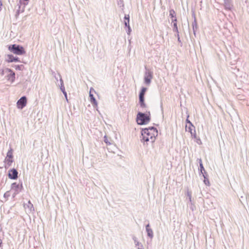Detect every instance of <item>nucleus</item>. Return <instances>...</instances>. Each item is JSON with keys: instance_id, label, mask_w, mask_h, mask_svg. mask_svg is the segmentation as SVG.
<instances>
[{"instance_id": "1", "label": "nucleus", "mask_w": 249, "mask_h": 249, "mask_svg": "<svg viewBox=\"0 0 249 249\" xmlns=\"http://www.w3.org/2000/svg\"><path fill=\"white\" fill-rule=\"evenodd\" d=\"M158 134L157 129L154 126L142 128L141 130V141L147 142L150 141L151 142H155L156 137L158 136Z\"/></svg>"}, {"instance_id": "2", "label": "nucleus", "mask_w": 249, "mask_h": 249, "mask_svg": "<svg viewBox=\"0 0 249 249\" xmlns=\"http://www.w3.org/2000/svg\"><path fill=\"white\" fill-rule=\"evenodd\" d=\"M150 112L146 111V113L138 112L137 115L136 121L139 125L147 124L150 121Z\"/></svg>"}, {"instance_id": "3", "label": "nucleus", "mask_w": 249, "mask_h": 249, "mask_svg": "<svg viewBox=\"0 0 249 249\" xmlns=\"http://www.w3.org/2000/svg\"><path fill=\"white\" fill-rule=\"evenodd\" d=\"M8 49L11 52L17 55H22L26 53L23 46L16 44L9 45Z\"/></svg>"}, {"instance_id": "4", "label": "nucleus", "mask_w": 249, "mask_h": 249, "mask_svg": "<svg viewBox=\"0 0 249 249\" xmlns=\"http://www.w3.org/2000/svg\"><path fill=\"white\" fill-rule=\"evenodd\" d=\"M198 162H199V176L202 175V177L204 178L203 182L205 183V184L206 185L209 186L210 182H209L208 178V174L204 169V167L203 163H202V160L201 159H198Z\"/></svg>"}, {"instance_id": "5", "label": "nucleus", "mask_w": 249, "mask_h": 249, "mask_svg": "<svg viewBox=\"0 0 249 249\" xmlns=\"http://www.w3.org/2000/svg\"><path fill=\"white\" fill-rule=\"evenodd\" d=\"M146 70L144 75V81L145 84L149 85L151 83V80L153 78V72L149 70H147L146 67H145Z\"/></svg>"}, {"instance_id": "6", "label": "nucleus", "mask_w": 249, "mask_h": 249, "mask_svg": "<svg viewBox=\"0 0 249 249\" xmlns=\"http://www.w3.org/2000/svg\"><path fill=\"white\" fill-rule=\"evenodd\" d=\"M27 104V98L25 96H22L17 102V106L18 109H23Z\"/></svg>"}, {"instance_id": "7", "label": "nucleus", "mask_w": 249, "mask_h": 249, "mask_svg": "<svg viewBox=\"0 0 249 249\" xmlns=\"http://www.w3.org/2000/svg\"><path fill=\"white\" fill-rule=\"evenodd\" d=\"M18 171L17 170L13 168L8 171V177L11 179L16 180L18 178Z\"/></svg>"}, {"instance_id": "8", "label": "nucleus", "mask_w": 249, "mask_h": 249, "mask_svg": "<svg viewBox=\"0 0 249 249\" xmlns=\"http://www.w3.org/2000/svg\"><path fill=\"white\" fill-rule=\"evenodd\" d=\"M22 188L23 186L22 182H21L20 184H17L16 182H14L11 184V189L15 191V195L18 194Z\"/></svg>"}, {"instance_id": "9", "label": "nucleus", "mask_w": 249, "mask_h": 249, "mask_svg": "<svg viewBox=\"0 0 249 249\" xmlns=\"http://www.w3.org/2000/svg\"><path fill=\"white\" fill-rule=\"evenodd\" d=\"M6 71H7V72L10 73L6 76L7 80L10 81L11 83H13L15 80V73L12 69L9 68H6Z\"/></svg>"}, {"instance_id": "10", "label": "nucleus", "mask_w": 249, "mask_h": 249, "mask_svg": "<svg viewBox=\"0 0 249 249\" xmlns=\"http://www.w3.org/2000/svg\"><path fill=\"white\" fill-rule=\"evenodd\" d=\"M7 59H6V61L8 63L11 62H20L19 58L17 56H14L13 54H8L7 55Z\"/></svg>"}, {"instance_id": "11", "label": "nucleus", "mask_w": 249, "mask_h": 249, "mask_svg": "<svg viewBox=\"0 0 249 249\" xmlns=\"http://www.w3.org/2000/svg\"><path fill=\"white\" fill-rule=\"evenodd\" d=\"M13 149L11 147H10V148L7 153L6 157L4 159L5 161H9V160H13Z\"/></svg>"}, {"instance_id": "12", "label": "nucleus", "mask_w": 249, "mask_h": 249, "mask_svg": "<svg viewBox=\"0 0 249 249\" xmlns=\"http://www.w3.org/2000/svg\"><path fill=\"white\" fill-rule=\"evenodd\" d=\"M59 76L60 77H61V75L60 74H59ZM60 90H61V91L63 92V94L64 95L66 100L68 101L67 94L65 90V89L64 84H63V81L61 78H60Z\"/></svg>"}, {"instance_id": "13", "label": "nucleus", "mask_w": 249, "mask_h": 249, "mask_svg": "<svg viewBox=\"0 0 249 249\" xmlns=\"http://www.w3.org/2000/svg\"><path fill=\"white\" fill-rule=\"evenodd\" d=\"M150 224L148 223L145 226V230L147 232V236L150 238H152L153 237V232L152 230L150 227Z\"/></svg>"}, {"instance_id": "14", "label": "nucleus", "mask_w": 249, "mask_h": 249, "mask_svg": "<svg viewBox=\"0 0 249 249\" xmlns=\"http://www.w3.org/2000/svg\"><path fill=\"white\" fill-rule=\"evenodd\" d=\"M225 8L227 10H231L232 7L231 0H223Z\"/></svg>"}, {"instance_id": "15", "label": "nucleus", "mask_w": 249, "mask_h": 249, "mask_svg": "<svg viewBox=\"0 0 249 249\" xmlns=\"http://www.w3.org/2000/svg\"><path fill=\"white\" fill-rule=\"evenodd\" d=\"M139 104L142 108H145L146 105L144 102V96L139 95Z\"/></svg>"}, {"instance_id": "16", "label": "nucleus", "mask_w": 249, "mask_h": 249, "mask_svg": "<svg viewBox=\"0 0 249 249\" xmlns=\"http://www.w3.org/2000/svg\"><path fill=\"white\" fill-rule=\"evenodd\" d=\"M89 97L90 98V102L91 104L93 105L94 107H97V102L94 97L93 94H91V92H89Z\"/></svg>"}, {"instance_id": "17", "label": "nucleus", "mask_w": 249, "mask_h": 249, "mask_svg": "<svg viewBox=\"0 0 249 249\" xmlns=\"http://www.w3.org/2000/svg\"><path fill=\"white\" fill-rule=\"evenodd\" d=\"M132 239L135 244L136 246L138 247V249H144L142 244L137 240V238L135 236H133Z\"/></svg>"}, {"instance_id": "18", "label": "nucleus", "mask_w": 249, "mask_h": 249, "mask_svg": "<svg viewBox=\"0 0 249 249\" xmlns=\"http://www.w3.org/2000/svg\"><path fill=\"white\" fill-rule=\"evenodd\" d=\"M192 27H193V33L194 36H196V31L198 28L197 26V23L196 21V18H194V21L192 23Z\"/></svg>"}, {"instance_id": "19", "label": "nucleus", "mask_w": 249, "mask_h": 249, "mask_svg": "<svg viewBox=\"0 0 249 249\" xmlns=\"http://www.w3.org/2000/svg\"><path fill=\"white\" fill-rule=\"evenodd\" d=\"M129 15L125 14L124 17V23L126 27L130 26L129 25Z\"/></svg>"}, {"instance_id": "20", "label": "nucleus", "mask_w": 249, "mask_h": 249, "mask_svg": "<svg viewBox=\"0 0 249 249\" xmlns=\"http://www.w3.org/2000/svg\"><path fill=\"white\" fill-rule=\"evenodd\" d=\"M14 160H10L9 161H4L5 162V165L4 167L5 169H8L10 166L12 165V163L13 162Z\"/></svg>"}, {"instance_id": "21", "label": "nucleus", "mask_w": 249, "mask_h": 249, "mask_svg": "<svg viewBox=\"0 0 249 249\" xmlns=\"http://www.w3.org/2000/svg\"><path fill=\"white\" fill-rule=\"evenodd\" d=\"M13 67H14L16 70L18 71H23L24 68L23 65H16Z\"/></svg>"}, {"instance_id": "22", "label": "nucleus", "mask_w": 249, "mask_h": 249, "mask_svg": "<svg viewBox=\"0 0 249 249\" xmlns=\"http://www.w3.org/2000/svg\"><path fill=\"white\" fill-rule=\"evenodd\" d=\"M147 89L145 87H142L140 91V93H139V95H142V96H144L145 95V93L147 90Z\"/></svg>"}, {"instance_id": "23", "label": "nucleus", "mask_w": 249, "mask_h": 249, "mask_svg": "<svg viewBox=\"0 0 249 249\" xmlns=\"http://www.w3.org/2000/svg\"><path fill=\"white\" fill-rule=\"evenodd\" d=\"M169 16L171 18H174L176 17V13L175 11L173 9H171L169 11Z\"/></svg>"}, {"instance_id": "24", "label": "nucleus", "mask_w": 249, "mask_h": 249, "mask_svg": "<svg viewBox=\"0 0 249 249\" xmlns=\"http://www.w3.org/2000/svg\"><path fill=\"white\" fill-rule=\"evenodd\" d=\"M173 30L174 32H176L177 34H179V31L178 28L177 23L175 22L173 24Z\"/></svg>"}, {"instance_id": "25", "label": "nucleus", "mask_w": 249, "mask_h": 249, "mask_svg": "<svg viewBox=\"0 0 249 249\" xmlns=\"http://www.w3.org/2000/svg\"><path fill=\"white\" fill-rule=\"evenodd\" d=\"M118 5L121 7L123 8L124 7V3L123 0H117Z\"/></svg>"}, {"instance_id": "26", "label": "nucleus", "mask_w": 249, "mask_h": 249, "mask_svg": "<svg viewBox=\"0 0 249 249\" xmlns=\"http://www.w3.org/2000/svg\"><path fill=\"white\" fill-rule=\"evenodd\" d=\"M187 196L189 198V201L191 204H192V196H191V193L189 192V191H187Z\"/></svg>"}, {"instance_id": "27", "label": "nucleus", "mask_w": 249, "mask_h": 249, "mask_svg": "<svg viewBox=\"0 0 249 249\" xmlns=\"http://www.w3.org/2000/svg\"><path fill=\"white\" fill-rule=\"evenodd\" d=\"M104 142L107 144V145H110L111 142L108 141L107 137L106 135H105L104 137Z\"/></svg>"}, {"instance_id": "28", "label": "nucleus", "mask_w": 249, "mask_h": 249, "mask_svg": "<svg viewBox=\"0 0 249 249\" xmlns=\"http://www.w3.org/2000/svg\"><path fill=\"white\" fill-rule=\"evenodd\" d=\"M6 72H7V71H6V68L4 69H0V74L1 76H3Z\"/></svg>"}, {"instance_id": "29", "label": "nucleus", "mask_w": 249, "mask_h": 249, "mask_svg": "<svg viewBox=\"0 0 249 249\" xmlns=\"http://www.w3.org/2000/svg\"><path fill=\"white\" fill-rule=\"evenodd\" d=\"M127 30H126V33L128 35H130L131 32V27L130 26H129V27H127Z\"/></svg>"}, {"instance_id": "30", "label": "nucleus", "mask_w": 249, "mask_h": 249, "mask_svg": "<svg viewBox=\"0 0 249 249\" xmlns=\"http://www.w3.org/2000/svg\"><path fill=\"white\" fill-rule=\"evenodd\" d=\"M193 128H194L193 127H192L191 125L189 126V127H188V129H189V131L191 133L192 136H193Z\"/></svg>"}, {"instance_id": "31", "label": "nucleus", "mask_w": 249, "mask_h": 249, "mask_svg": "<svg viewBox=\"0 0 249 249\" xmlns=\"http://www.w3.org/2000/svg\"><path fill=\"white\" fill-rule=\"evenodd\" d=\"M186 122L189 124L190 125H191L192 127H194V128H195V126L193 125L192 123L188 120V118L186 119Z\"/></svg>"}, {"instance_id": "32", "label": "nucleus", "mask_w": 249, "mask_h": 249, "mask_svg": "<svg viewBox=\"0 0 249 249\" xmlns=\"http://www.w3.org/2000/svg\"><path fill=\"white\" fill-rule=\"evenodd\" d=\"M194 138H196V130L195 129H194V132L193 133V136H192Z\"/></svg>"}, {"instance_id": "33", "label": "nucleus", "mask_w": 249, "mask_h": 249, "mask_svg": "<svg viewBox=\"0 0 249 249\" xmlns=\"http://www.w3.org/2000/svg\"><path fill=\"white\" fill-rule=\"evenodd\" d=\"M9 196V195L8 194V192H6V193L4 194V196H4L5 198H7V197H8Z\"/></svg>"}, {"instance_id": "34", "label": "nucleus", "mask_w": 249, "mask_h": 249, "mask_svg": "<svg viewBox=\"0 0 249 249\" xmlns=\"http://www.w3.org/2000/svg\"><path fill=\"white\" fill-rule=\"evenodd\" d=\"M172 21L173 23H175V22L177 23V19L176 17H175V18H172Z\"/></svg>"}, {"instance_id": "35", "label": "nucleus", "mask_w": 249, "mask_h": 249, "mask_svg": "<svg viewBox=\"0 0 249 249\" xmlns=\"http://www.w3.org/2000/svg\"><path fill=\"white\" fill-rule=\"evenodd\" d=\"M177 36L178 37V41L181 43V40H180V37H179V34H177Z\"/></svg>"}, {"instance_id": "36", "label": "nucleus", "mask_w": 249, "mask_h": 249, "mask_svg": "<svg viewBox=\"0 0 249 249\" xmlns=\"http://www.w3.org/2000/svg\"><path fill=\"white\" fill-rule=\"evenodd\" d=\"M160 108H161V110L162 113H163V107H162V102H160Z\"/></svg>"}, {"instance_id": "37", "label": "nucleus", "mask_w": 249, "mask_h": 249, "mask_svg": "<svg viewBox=\"0 0 249 249\" xmlns=\"http://www.w3.org/2000/svg\"><path fill=\"white\" fill-rule=\"evenodd\" d=\"M2 6V2L1 0H0V11L1 10V7Z\"/></svg>"}, {"instance_id": "38", "label": "nucleus", "mask_w": 249, "mask_h": 249, "mask_svg": "<svg viewBox=\"0 0 249 249\" xmlns=\"http://www.w3.org/2000/svg\"><path fill=\"white\" fill-rule=\"evenodd\" d=\"M19 13V10H17L16 15H18Z\"/></svg>"}, {"instance_id": "39", "label": "nucleus", "mask_w": 249, "mask_h": 249, "mask_svg": "<svg viewBox=\"0 0 249 249\" xmlns=\"http://www.w3.org/2000/svg\"><path fill=\"white\" fill-rule=\"evenodd\" d=\"M2 240L0 239V247H1V246L2 245Z\"/></svg>"}, {"instance_id": "40", "label": "nucleus", "mask_w": 249, "mask_h": 249, "mask_svg": "<svg viewBox=\"0 0 249 249\" xmlns=\"http://www.w3.org/2000/svg\"><path fill=\"white\" fill-rule=\"evenodd\" d=\"M29 204H30V205H31V207H33V204L30 202V201H29Z\"/></svg>"}, {"instance_id": "41", "label": "nucleus", "mask_w": 249, "mask_h": 249, "mask_svg": "<svg viewBox=\"0 0 249 249\" xmlns=\"http://www.w3.org/2000/svg\"><path fill=\"white\" fill-rule=\"evenodd\" d=\"M201 142V141H200V139H199L198 140V141H197V142L198 143H199V142Z\"/></svg>"}, {"instance_id": "42", "label": "nucleus", "mask_w": 249, "mask_h": 249, "mask_svg": "<svg viewBox=\"0 0 249 249\" xmlns=\"http://www.w3.org/2000/svg\"><path fill=\"white\" fill-rule=\"evenodd\" d=\"M201 142V141H200V139H199L198 140V141H197V142L198 143H199V142Z\"/></svg>"}, {"instance_id": "43", "label": "nucleus", "mask_w": 249, "mask_h": 249, "mask_svg": "<svg viewBox=\"0 0 249 249\" xmlns=\"http://www.w3.org/2000/svg\"><path fill=\"white\" fill-rule=\"evenodd\" d=\"M55 79L57 80V78L55 76Z\"/></svg>"}]
</instances>
